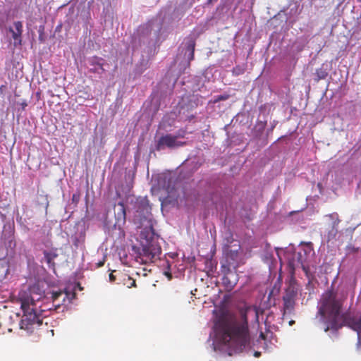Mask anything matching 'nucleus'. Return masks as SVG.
Here are the masks:
<instances>
[{
	"mask_svg": "<svg viewBox=\"0 0 361 361\" xmlns=\"http://www.w3.org/2000/svg\"><path fill=\"white\" fill-rule=\"evenodd\" d=\"M250 317L259 322V312L255 307L241 310L239 317L225 314L219 318L214 326L216 347L228 350L230 355L243 352L248 344L247 319Z\"/></svg>",
	"mask_w": 361,
	"mask_h": 361,
	"instance_id": "nucleus-1",
	"label": "nucleus"
},
{
	"mask_svg": "<svg viewBox=\"0 0 361 361\" xmlns=\"http://www.w3.org/2000/svg\"><path fill=\"white\" fill-rule=\"evenodd\" d=\"M135 221L140 227H144L141 231L142 248L139 257L144 264L154 262L160 258L161 247L159 243V235L153 228L151 207L145 197H138L135 201Z\"/></svg>",
	"mask_w": 361,
	"mask_h": 361,
	"instance_id": "nucleus-2",
	"label": "nucleus"
},
{
	"mask_svg": "<svg viewBox=\"0 0 361 361\" xmlns=\"http://www.w3.org/2000/svg\"><path fill=\"white\" fill-rule=\"evenodd\" d=\"M346 293L343 290H326L318 303L316 318L323 325L324 331H336L341 326V310Z\"/></svg>",
	"mask_w": 361,
	"mask_h": 361,
	"instance_id": "nucleus-3",
	"label": "nucleus"
},
{
	"mask_svg": "<svg viewBox=\"0 0 361 361\" xmlns=\"http://www.w3.org/2000/svg\"><path fill=\"white\" fill-rule=\"evenodd\" d=\"M276 255L281 262H287L288 267L294 270L301 267L307 274L314 256V252L310 243H301L296 252L294 247L290 245L285 249L276 248Z\"/></svg>",
	"mask_w": 361,
	"mask_h": 361,
	"instance_id": "nucleus-4",
	"label": "nucleus"
},
{
	"mask_svg": "<svg viewBox=\"0 0 361 361\" xmlns=\"http://www.w3.org/2000/svg\"><path fill=\"white\" fill-rule=\"evenodd\" d=\"M20 308L23 311V316L19 324L20 328L29 334L32 333L42 325L44 310H41L40 306L37 304L30 305L27 302H20Z\"/></svg>",
	"mask_w": 361,
	"mask_h": 361,
	"instance_id": "nucleus-5",
	"label": "nucleus"
},
{
	"mask_svg": "<svg viewBox=\"0 0 361 361\" xmlns=\"http://www.w3.org/2000/svg\"><path fill=\"white\" fill-rule=\"evenodd\" d=\"M185 136V131L178 130L175 135L166 134L161 136L157 142L156 149L161 151L166 147L169 149L178 148L185 145V142L179 140L180 138H183Z\"/></svg>",
	"mask_w": 361,
	"mask_h": 361,
	"instance_id": "nucleus-6",
	"label": "nucleus"
},
{
	"mask_svg": "<svg viewBox=\"0 0 361 361\" xmlns=\"http://www.w3.org/2000/svg\"><path fill=\"white\" fill-rule=\"evenodd\" d=\"M195 46V42L192 37L185 38L178 48L177 60L189 63L194 58Z\"/></svg>",
	"mask_w": 361,
	"mask_h": 361,
	"instance_id": "nucleus-7",
	"label": "nucleus"
},
{
	"mask_svg": "<svg viewBox=\"0 0 361 361\" xmlns=\"http://www.w3.org/2000/svg\"><path fill=\"white\" fill-rule=\"evenodd\" d=\"M44 297V292L38 284H34L29 287L27 291H21L19 293L20 302H27V304L30 305H37V302Z\"/></svg>",
	"mask_w": 361,
	"mask_h": 361,
	"instance_id": "nucleus-8",
	"label": "nucleus"
},
{
	"mask_svg": "<svg viewBox=\"0 0 361 361\" xmlns=\"http://www.w3.org/2000/svg\"><path fill=\"white\" fill-rule=\"evenodd\" d=\"M299 289V285L294 280L290 281L283 296L284 306L286 310H290L293 307Z\"/></svg>",
	"mask_w": 361,
	"mask_h": 361,
	"instance_id": "nucleus-9",
	"label": "nucleus"
},
{
	"mask_svg": "<svg viewBox=\"0 0 361 361\" xmlns=\"http://www.w3.org/2000/svg\"><path fill=\"white\" fill-rule=\"evenodd\" d=\"M115 225L121 226L125 224L126 221V211L124 204L122 202H118L114 207Z\"/></svg>",
	"mask_w": 361,
	"mask_h": 361,
	"instance_id": "nucleus-10",
	"label": "nucleus"
},
{
	"mask_svg": "<svg viewBox=\"0 0 361 361\" xmlns=\"http://www.w3.org/2000/svg\"><path fill=\"white\" fill-rule=\"evenodd\" d=\"M348 326L357 334L358 342L357 348L361 347V316H355L348 321Z\"/></svg>",
	"mask_w": 361,
	"mask_h": 361,
	"instance_id": "nucleus-11",
	"label": "nucleus"
},
{
	"mask_svg": "<svg viewBox=\"0 0 361 361\" xmlns=\"http://www.w3.org/2000/svg\"><path fill=\"white\" fill-rule=\"evenodd\" d=\"M15 30L10 27L9 31L12 34V37L14 39V44L21 45L22 44V33H23V23L21 21H15L13 23Z\"/></svg>",
	"mask_w": 361,
	"mask_h": 361,
	"instance_id": "nucleus-12",
	"label": "nucleus"
},
{
	"mask_svg": "<svg viewBox=\"0 0 361 361\" xmlns=\"http://www.w3.org/2000/svg\"><path fill=\"white\" fill-rule=\"evenodd\" d=\"M328 219L331 220V228L329 231L327 238L328 240H331L336 238L338 233V224L339 223L338 215L336 213H334L327 216Z\"/></svg>",
	"mask_w": 361,
	"mask_h": 361,
	"instance_id": "nucleus-13",
	"label": "nucleus"
},
{
	"mask_svg": "<svg viewBox=\"0 0 361 361\" xmlns=\"http://www.w3.org/2000/svg\"><path fill=\"white\" fill-rule=\"evenodd\" d=\"M117 276L118 284H123V286H126L129 288L136 286L135 281L126 273L118 271V272L117 273Z\"/></svg>",
	"mask_w": 361,
	"mask_h": 361,
	"instance_id": "nucleus-14",
	"label": "nucleus"
},
{
	"mask_svg": "<svg viewBox=\"0 0 361 361\" xmlns=\"http://www.w3.org/2000/svg\"><path fill=\"white\" fill-rule=\"evenodd\" d=\"M45 262L48 264L49 267L54 269L55 262L54 259L59 256L56 248H52L50 250H44L43 252Z\"/></svg>",
	"mask_w": 361,
	"mask_h": 361,
	"instance_id": "nucleus-15",
	"label": "nucleus"
},
{
	"mask_svg": "<svg viewBox=\"0 0 361 361\" xmlns=\"http://www.w3.org/2000/svg\"><path fill=\"white\" fill-rule=\"evenodd\" d=\"M70 295H71V293H69L67 290L54 291V292H52L51 298H52L53 302H56L57 300H59V298L61 296L64 295L62 299V304H63L65 302L66 298H68L69 300V301H71L75 295V294L74 293H71V298H69Z\"/></svg>",
	"mask_w": 361,
	"mask_h": 361,
	"instance_id": "nucleus-16",
	"label": "nucleus"
},
{
	"mask_svg": "<svg viewBox=\"0 0 361 361\" xmlns=\"http://www.w3.org/2000/svg\"><path fill=\"white\" fill-rule=\"evenodd\" d=\"M104 59L97 56H94L89 59V63L91 66H98V68L104 72L105 70L104 68Z\"/></svg>",
	"mask_w": 361,
	"mask_h": 361,
	"instance_id": "nucleus-17",
	"label": "nucleus"
},
{
	"mask_svg": "<svg viewBox=\"0 0 361 361\" xmlns=\"http://www.w3.org/2000/svg\"><path fill=\"white\" fill-rule=\"evenodd\" d=\"M118 271H112L110 274H109V281L111 282H116L118 281V276H117V273Z\"/></svg>",
	"mask_w": 361,
	"mask_h": 361,
	"instance_id": "nucleus-18",
	"label": "nucleus"
},
{
	"mask_svg": "<svg viewBox=\"0 0 361 361\" xmlns=\"http://www.w3.org/2000/svg\"><path fill=\"white\" fill-rule=\"evenodd\" d=\"M80 200V194H73L72 196V201L75 203H78Z\"/></svg>",
	"mask_w": 361,
	"mask_h": 361,
	"instance_id": "nucleus-19",
	"label": "nucleus"
},
{
	"mask_svg": "<svg viewBox=\"0 0 361 361\" xmlns=\"http://www.w3.org/2000/svg\"><path fill=\"white\" fill-rule=\"evenodd\" d=\"M164 274L166 276H167L169 280H171L172 279V274L169 271H165Z\"/></svg>",
	"mask_w": 361,
	"mask_h": 361,
	"instance_id": "nucleus-20",
	"label": "nucleus"
},
{
	"mask_svg": "<svg viewBox=\"0 0 361 361\" xmlns=\"http://www.w3.org/2000/svg\"><path fill=\"white\" fill-rule=\"evenodd\" d=\"M20 105L22 107V109L24 110L25 107L27 106V103L26 100H23L21 103H20Z\"/></svg>",
	"mask_w": 361,
	"mask_h": 361,
	"instance_id": "nucleus-21",
	"label": "nucleus"
},
{
	"mask_svg": "<svg viewBox=\"0 0 361 361\" xmlns=\"http://www.w3.org/2000/svg\"><path fill=\"white\" fill-rule=\"evenodd\" d=\"M265 259L267 261V263H269V262H271V259H272V255H267L265 256Z\"/></svg>",
	"mask_w": 361,
	"mask_h": 361,
	"instance_id": "nucleus-22",
	"label": "nucleus"
},
{
	"mask_svg": "<svg viewBox=\"0 0 361 361\" xmlns=\"http://www.w3.org/2000/svg\"><path fill=\"white\" fill-rule=\"evenodd\" d=\"M6 89V86L4 85H1L0 87V92L2 94Z\"/></svg>",
	"mask_w": 361,
	"mask_h": 361,
	"instance_id": "nucleus-23",
	"label": "nucleus"
},
{
	"mask_svg": "<svg viewBox=\"0 0 361 361\" xmlns=\"http://www.w3.org/2000/svg\"><path fill=\"white\" fill-rule=\"evenodd\" d=\"M197 289H195L194 290H192V291H191V294L195 297V298H196V299H200V297H198V298H197V297H196V292H197Z\"/></svg>",
	"mask_w": 361,
	"mask_h": 361,
	"instance_id": "nucleus-24",
	"label": "nucleus"
},
{
	"mask_svg": "<svg viewBox=\"0 0 361 361\" xmlns=\"http://www.w3.org/2000/svg\"><path fill=\"white\" fill-rule=\"evenodd\" d=\"M90 71L91 73H99V72L98 71V69H97V68H91V69L90 70Z\"/></svg>",
	"mask_w": 361,
	"mask_h": 361,
	"instance_id": "nucleus-25",
	"label": "nucleus"
},
{
	"mask_svg": "<svg viewBox=\"0 0 361 361\" xmlns=\"http://www.w3.org/2000/svg\"><path fill=\"white\" fill-rule=\"evenodd\" d=\"M104 261H100L99 262H98V263L97 264V267H102V266L104 265Z\"/></svg>",
	"mask_w": 361,
	"mask_h": 361,
	"instance_id": "nucleus-26",
	"label": "nucleus"
},
{
	"mask_svg": "<svg viewBox=\"0 0 361 361\" xmlns=\"http://www.w3.org/2000/svg\"><path fill=\"white\" fill-rule=\"evenodd\" d=\"M174 188H172L171 189H170V187L168 186L167 188H166V190L168 191L169 193H171L172 192V190H173Z\"/></svg>",
	"mask_w": 361,
	"mask_h": 361,
	"instance_id": "nucleus-27",
	"label": "nucleus"
},
{
	"mask_svg": "<svg viewBox=\"0 0 361 361\" xmlns=\"http://www.w3.org/2000/svg\"><path fill=\"white\" fill-rule=\"evenodd\" d=\"M254 355L257 357L260 355V353L257 351L255 353Z\"/></svg>",
	"mask_w": 361,
	"mask_h": 361,
	"instance_id": "nucleus-28",
	"label": "nucleus"
},
{
	"mask_svg": "<svg viewBox=\"0 0 361 361\" xmlns=\"http://www.w3.org/2000/svg\"><path fill=\"white\" fill-rule=\"evenodd\" d=\"M326 73H322V75H319V78H324V77L326 76Z\"/></svg>",
	"mask_w": 361,
	"mask_h": 361,
	"instance_id": "nucleus-29",
	"label": "nucleus"
},
{
	"mask_svg": "<svg viewBox=\"0 0 361 361\" xmlns=\"http://www.w3.org/2000/svg\"><path fill=\"white\" fill-rule=\"evenodd\" d=\"M228 277L229 278H234V277H235V275L233 274H230Z\"/></svg>",
	"mask_w": 361,
	"mask_h": 361,
	"instance_id": "nucleus-30",
	"label": "nucleus"
},
{
	"mask_svg": "<svg viewBox=\"0 0 361 361\" xmlns=\"http://www.w3.org/2000/svg\"><path fill=\"white\" fill-rule=\"evenodd\" d=\"M260 336L262 338V339H264V336L262 333L261 334Z\"/></svg>",
	"mask_w": 361,
	"mask_h": 361,
	"instance_id": "nucleus-31",
	"label": "nucleus"
},
{
	"mask_svg": "<svg viewBox=\"0 0 361 361\" xmlns=\"http://www.w3.org/2000/svg\"><path fill=\"white\" fill-rule=\"evenodd\" d=\"M293 322H294L293 321H290V324L291 325Z\"/></svg>",
	"mask_w": 361,
	"mask_h": 361,
	"instance_id": "nucleus-32",
	"label": "nucleus"
},
{
	"mask_svg": "<svg viewBox=\"0 0 361 361\" xmlns=\"http://www.w3.org/2000/svg\"><path fill=\"white\" fill-rule=\"evenodd\" d=\"M60 305H61V304L59 302V303H57L56 305V306H60Z\"/></svg>",
	"mask_w": 361,
	"mask_h": 361,
	"instance_id": "nucleus-33",
	"label": "nucleus"
},
{
	"mask_svg": "<svg viewBox=\"0 0 361 361\" xmlns=\"http://www.w3.org/2000/svg\"><path fill=\"white\" fill-rule=\"evenodd\" d=\"M358 1L361 2V0H357Z\"/></svg>",
	"mask_w": 361,
	"mask_h": 361,
	"instance_id": "nucleus-34",
	"label": "nucleus"
}]
</instances>
